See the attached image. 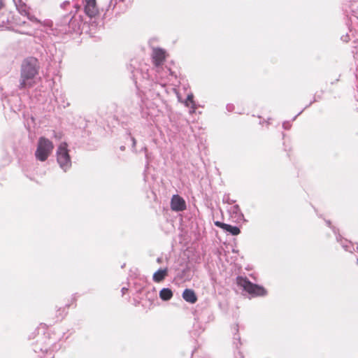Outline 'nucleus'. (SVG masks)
I'll return each mask as SVG.
<instances>
[{"label":"nucleus","mask_w":358,"mask_h":358,"mask_svg":"<svg viewBox=\"0 0 358 358\" xmlns=\"http://www.w3.org/2000/svg\"><path fill=\"white\" fill-rule=\"evenodd\" d=\"M39 65L37 59L28 57L25 59L21 66L20 80L19 88L32 87L35 84V78L38 73Z\"/></svg>","instance_id":"f257e3e1"},{"label":"nucleus","mask_w":358,"mask_h":358,"mask_svg":"<svg viewBox=\"0 0 358 358\" xmlns=\"http://www.w3.org/2000/svg\"><path fill=\"white\" fill-rule=\"evenodd\" d=\"M236 282L238 286L254 296H263L267 293L264 287L251 282L247 278L238 276L236 278Z\"/></svg>","instance_id":"f03ea898"},{"label":"nucleus","mask_w":358,"mask_h":358,"mask_svg":"<svg viewBox=\"0 0 358 358\" xmlns=\"http://www.w3.org/2000/svg\"><path fill=\"white\" fill-rule=\"evenodd\" d=\"M53 149L54 145L52 141L45 137H40L35 152V157L38 160L45 162L50 155Z\"/></svg>","instance_id":"7ed1b4c3"},{"label":"nucleus","mask_w":358,"mask_h":358,"mask_svg":"<svg viewBox=\"0 0 358 358\" xmlns=\"http://www.w3.org/2000/svg\"><path fill=\"white\" fill-rule=\"evenodd\" d=\"M67 147L68 145L66 143H62L59 145L57 151V162L64 170H66L71 164Z\"/></svg>","instance_id":"20e7f679"},{"label":"nucleus","mask_w":358,"mask_h":358,"mask_svg":"<svg viewBox=\"0 0 358 358\" xmlns=\"http://www.w3.org/2000/svg\"><path fill=\"white\" fill-rule=\"evenodd\" d=\"M85 13L90 18L99 14V8L96 0H83Z\"/></svg>","instance_id":"39448f33"},{"label":"nucleus","mask_w":358,"mask_h":358,"mask_svg":"<svg viewBox=\"0 0 358 358\" xmlns=\"http://www.w3.org/2000/svg\"><path fill=\"white\" fill-rule=\"evenodd\" d=\"M166 52L161 48L153 50L152 59L155 66H159L164 64L166 60Z\"/></svg>","instance_id":"423d86ee"},{"label":"nucleus","mask_w":358,"mask_h":358,"mask_svg":"<svg viewBox=\"0 0 358 358\" xmlns=\"http://www.w3.org/2000/svg\"><path fill=\"white\" fill-rule=\"evenodd\" d=\"M171 208L173 211H182L186 208V203L179 195H173L171 201Z\"/></svg>","instance_id":"0eeeda50"},{"label":"nucleus","mask_w":358,"mask_h":358,"mask_svg":"<svg viewBox=\"0 0 358 358\" xmlns=\"http://www.w3.org/2000/svg\"><path fill=\"white\" fill-rule=\"evenodd\" d=\"M215 225L222 229L224 231L229 233L233 236H237L241 233V230L238 227L231 226L230 224H225L220 221H215Z\"/></svg>","instance_id":"6e6552de"},{"label":"nucleus","mask_w":358,"mask_h":358,"mask_svg":"<svg viewBox=\"0 0 358 358\" xmlns=\"http://www.w3.org/2000/svg\"><path fill=\"white\" fill-rule=\"evenodd\" d=\"M182 296L185 301L190 303H195L198 299L195 292L191 289H185Z\"/></svg>","instance_id":"1a4fd4ad"},{"label":"nucleus","mask_w":358,"mask_h":358,"mask_svg":"<svg viewBox=\"0 0 358 358\" xmlns=\"http://www.w3.org/2000/svg\"><path fill=\"white\" fill-rule=\"evenodd\" d=\"M167 275V268L159 269L153 274L152 279L154 282L159 283L163 281Z\"/></svg>","instance_id":"9d476101"},{"label":"nucleus","mask_w":358,"mask_h":358,"mask_svg":"<svg viewBox=\"0 0 358 358\" xmlns=\"http://www.w3.org/2000/svg\"><path fill=\"white\" fill-rule=\"evenodd\" d=\"M159 296L162 300L168 301L173 297V292L169 288H163L159 292Z\"/></svg>","instance_id":"9b49d317"},{"label":"nucleus","mask_w":358,"mask_h":358,"mask_svg":"<svg viewBox=\"0 0 358 358\" xmlns=\"http://www.w3.org/2000/svg\"><path fill=\"white\" fill-rule=\"evenodd\" d=\"M193 99H194L193 94H189L187 96V99L185 101V103L187 106H189V104L194 105Z\"/></svg>","instance_id":"f8f14e48"},{"label":"nucleus","mask_w":358,"mask_h":358,"mask_svg":"<svg viewBox=\"0 0 358 358\" xmlns=\"http://www.w3.org/2000/svg\"><path fill=\"white\" fill-rule=\"evenodd\" d=\"M41 327L43 328V329H45L46 327V325L44 324H41L40 327H38V329L41 328Z\"/></svg>","instance_id":"ddd939ff"},{"label":"nucleus","mask_w":358,"mask_h":358,"mask_svg":"<svg viewBox=\"0 0 358 358\" xmlns=\"http://www.w3.org/2000/svg\"><path fill=\"white\" fill-rule=\"evenodd\" d=\"M74 21H75L74 17H72V18H71V21H70V23H73V22H74Z\"/></svg>","instance_id":"4468645a"},{"label":"nucleus","mask_w":358,"mask_h":358,"mask_svg":"<svg viewBox=\"0 0 358 358\" xmlns=\"http://www.w3.org/2000/svg\"><path fill=\"white\" fill-rule=\"evenodd\" d=\"M234 208H236V210H238V206H234Z\"/></svg>","instance_id":"2eb2a0df"},{"label":"nucleus","mask_w":358,"mask_h":358,"mask_svg":"<svg viewBox=\"0 0 358 358\" xmlns=\"http://www.w3.org/2000/svg\"><path fill=\"white\" fill-rule=\"evenodd\" d=\"M125 290H127V289H125V288H123V289H122V292H125Z\"/></svg>","instance_id":"dca6fc26"},{"label":"nucleus","mask_w":358,"mask_h":358,"mask_svg":"<svg viewBox=\"0 0 358 358\" xmlns=\"http://www.w3.org/2000/svg\"><path fill=\"white\" fill-rule=\"evenodd\" d=\"M55 137H57V138H60V137H61V136H59L55 135Z\"/></svg>","instance_id":"f3484780"},{"label":"nucleus","mask_w":358,"mask_h":358,"mask_svg":"<svg viewBox=\"0 0 358 358\" xmlns=\"http://www.w3.org/2000/svg\"><path fill=\"white\" fill-rule=\"evenodd\" d=\"M357 264H358V259H357Z\"/></svg>","instance_id":"a211bd4d"}]
</instances>
